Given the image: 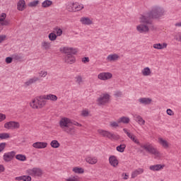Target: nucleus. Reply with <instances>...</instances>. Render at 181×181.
I'll return each instance as SVG.
<instances>
[{"label": "nucleus", "mask_w": 181, "mask_h": 181, "mask_svg": "<svg viewBox=\"0 0 181 181\" xmlns=\"http://www.w3.org/2000/svg\"><path fill=\"white\" fill-rule=\"evenodd\" d=\"M80 22L81 23H82V25H93V20L90 19V18L88 17H81L80 19Z\"/></svg>", "instance_id": "19"}, {"label": "nucleus", "mask_w": 181, "mask_h": 181, "mask_svg": "<svg viewBox=\"0 0 181 181\" xmlns=\"http://www.w3.org/2000/svg\"><path fill=\"white\" fill-rule=\"evenodd\" d=\"M15 155H16V152L15 151L5 153L3 156V159L4 162H11L15 158Z\"/></svg>", "instance_id": "13"}, {"label": "nucleus", "mask_w": 181, "mask_h": 181, "mask_svg": "<svg viewBox=\"0 0 181 181\" xmlns=\"http://www.w3.org/2000/svg\"><path fill=\"white\" fill-rule=\"evenodd\" d=\"M129 117H119L118 119H117V122L118 124H129Z\"/></svg>", "instance_id": "32"}, {"label": "nucleus", "mask_w": 181, "mask_h": 181, "mask_svg": "<svg viewBox=\"0 0 181 181\" xmlns=\"http://www.w3.org/2000/svg\"><path fill=\"white\" fill-rule=\"evenodd\" d=\"M0 25L1 26H8L9 25V22H8V21L4 20V21L0 22Z\"/></svg>", "instance_id": "50"}, {"label": "nucleus", "mask_w": 181, "mask_h": 181, "mask_svg": "<svg viewBox=\"0 0 181 181\" xmlns=\"http://www.w3.org/2000/svg\"><path fill=\"white\" fill-rule=\"evenodd\" d=\"M12 57L14 60H22L23 59V57L21 54H14L12 55Z\"/></svg>", "instance_id": "41"}, {"label": "nucleus", "mask_w": 181, "mask_h": 181, "mask_svg": "<svg viewBox=\"0 0 181 181\" xmlns=\"http://www.w3.org/2000/svg\"><path fill=\"white\" fill-rule=\"evenodd\" d=\"M86 162L90 165H95V163L98 162V160L97 159V157L88 156L86 158Z\"/></svg>", "instance_id": "23"}, {"label": "nucleus", "mask_w": 181, "mask_h": 181, "mask_svg": "<svg viewBox=\"0 0 181 181\" xmlns=\"http://www.w3.org/2000/svg\"><path fill=\"white\" fill-rule=\"evenodd\" d=\"M144 172V168H137L134 170L132 173V179H135V177H136L137 176H139V175H142Z\"/></svg>", "instance_id": "20"}, {"label": "nucleus", "mask_w": 181, "mask_h": 181, "mask_svg": "<svg viewBox=\"0 0 181 181\" xmlns=\"http://www.w3.org/2000/svg\"><path fill=\"white\" fill-rule=\"evenodd\" d=\"M53 4V1L50 0H45L42 3V8H49Z\"/></svg>", "instance_id": "33"}, {"label": "nucleus", "mask_w": 181, "mask_h": 181, "mask_svg": "<svg viewBox=\"0 0 181 181\" xmlns=\"http://www.w3.org/2000/svg\"><path fill=\"white\" fill-rule=\"evenodd\" d=\"M134 118L139 125H145V120L140 115H134Z\"/></svg>", "instance_id": "29"}, {"label": "nucleus", "mask_w": 181, "mask_h": 181, "mask_svg": "<svg viewBox=\"0 0 181 181\" xmlns=\"http://www.w3.org/2000/svg\"><path fill=\"white\" fill-rule=\"evenodd\" d=\"M99 105H105L110 101V95L108 93L102 94L97 100Z\"/></svg>", "instance_id": "10"}, {"label": "nucleus", "mask_w": 181, "mask_h": 181, "mask_svg": "<svg viewBox=\"0 0 181 181\" xmlns=\"http://www.w3.org/2000/svg\"><path fill=\"white\" fill-rule=\"evenodd\" d=\"M81 9H84V6L78 3H74L67 8L69 12H78V11H81Z\"/></svg>", "instance_id": "9"}, {"label": "nucleus", "mask_w": 181, "mask_h": 181, "mask_svg": "<svg viewBox=\"0 0 181 181\" xmlns=\"http://www.w3.org/2000/svg\"><path fill=\"white\" fill-rule=\"evenodd\" d=\"M73 172H74V173H84V169H83L82 168H78V167H75L73 168Z\"/></svg>", "instance_id": "38"}, {"label": "nucleus", "mask_w": 181, "mask_h": 181, "mask_svg": "<svg viewBox=\"0 0 181 181\" xmlns=\"http://www.w3.org/2000/svg\"><path fill=\"white\" fill-rule=\"evenodd\" d=\"M5 170V168L4 167V165H0V173H2V172H4Z\"/></svg>", "instance_id": "61"}, {"label": "nucleus", "mask_w": 181, "mask_h": 181, "mask_svg": "<svg viewBox=\"0 0 181 181\" xmlns=\"http://www.w3.org/2000/svg\"><path fill=\"white\" fill-rule=\"evenodd\" d=\"M38 4H39V0H35L33 1L30 2L28 4V6L33 8V6H37Z\"/></svg>", "instance_id": "42"}, {"label": "nucleus", "mask_w": 181, "mask_h": 181, "mask_svg": "<svg viewBox=\"0 0 181 181\" xmlns=\"http://www.w3.org/2000/svg\"><path fill=\"white\" fill-rule=\"evenodd\" d=\"M33 147L35 149H45V148H47V143L37 141L33 144Z\"/></svg>", "instance_id": "15"}, {"label": "nucleus", "mask_w": 181, "mask_h": 181, "mask_svg": "<svg viewBox=\"0 0 181 181\" xmlns=\"http://www.w3.org/2000/svg\"><path fill=\"white\" fill-rule=\"evenodd\" d=\"M27 175H29V176H32L33 177H39L42 176V169L39 168H33L32 169H28L26 170Z\"/></svg>", "instance_id": "5"}, {"label": "nucleus", "mask_w": 181, "mask_h": 181, "mask_svg": "<svg viewBox=\"0 0 181 181\" xmlns=\"http://www.w3.org/2000/svg\"><path fill=\"white\" fill-rule=\"evenodd\" d=\"M123 131L124 132V134H126V135L128 136V138H129V139H131V141H132V142H134V144H136V145H139V146H141V145H142L141 144V142H139V139H138V138H136V136H135L134 134L129 132V131H128L127 129H123Z\"/></svg>", "instance_id": "7"}, {"label": "nucleus", "mask_w": 181, "mask_h": 181, "mask_svg": "<svg viewBox=\"0 0 181 181\" xmlns=\"http://www.w3.org/2000/svg\"><path fill=\"white\" fill-rule=\"evenodd\" d=\"M6 39V35H0V43H2L4 40Z\"/></svg>", "instance_id": "54"}, {"label": "nucleus", "mask_w": 181, "mask_h": 181, "mask_svg": "<svg viewBox=\"0 0 181 181\" xmlns=\"http://www.w3.org/2000/svg\"><path fill=\"white\" fill-rule=\"evenodd\" d=\"M125 148H127V145L122 144H120L119 146H117L116 149L118 152H124L125 151Z\"/></svg>", "instance_id": "35"}, {"label": "nucleus", "mask_w": 181, "mask_h": 181, "mask_svg": "<svg viewBox=\"0 0 181 181\" xmlns=\"http://www.w3.org/2000/svg\"><path fill=\"white\" fill-rule=\"evenodd\" d=\"M175 26H178V27L181 28V23H175Z\"/></svg>", "instance_id": "62"}, {"label": "nucleus", "mask_w": 181, "mask_h": 181, "mask_svg": "<svg viewBox=\"0 0 181 181\" xmlns=\"http://www.w3.org/2000/svg\"><path fill=\"white\" fill-rule=\"evenodd\" d=\"M140 146L141 148H143V149H145V151L148 153H151V155H155L156 156H159V151H158L152 144L147 143L146 144H141Z\"/></svg>", "instance_id": "4"}, {"label": "nucleus", "mask_w": 181, "mask_h": 181, "mask_svg": "<svg viewBox=\"0 0 181 181\" xmlns=\"http://www.w3.org/2000/svg\"><path fill=\"white\" fill-rule=\"evenodd\" d=\"M41 47L42 50H49L52 47V45L49 42L43 41L41 43Z\"/></svg>", "instance_id": "30"}, {"label": "nucleus", "mask_w": 181, "mask_h": 181, "mask_svg": "<svg viewBox=\"0 0 181 181\" xmlns=\"http://www.w3.org/2000/svg\"><path fill=\"white\" fill-rule=\"evenodd\" d=\"M6 148V143H0V153L1 152H4Z\"/></svg>", "instance_id": "45"}, {"label": "nucleus", "mask_w": 181, "mask_h": 181, "mask_svg": "<svg viewBox=\"0 0 181 181\" xmlns=\"http://www.w3.org/2000/svg\"><path fill=\"white\" fill-rule=\"evenodd\" d=\"M36 81H39V78L34 76L28 79L26 82H25V86H26V87H29V86H32V84H35Z\"/></svg>", "instance_id": "24"}, {"label": "nucleus", "mask_w": 181, "mask_h": 181, "mask_svg": "<svg viewBox=\"0 0 181 181\" xmlns=\"http://www.w3.org/2000/svg\"><path fill=\"white\" fill-rule=\"evenodd\" d=\"M175 39L177 42H181V33H178L175 35Z\"/></svg>", "instance_id": "47"}, {"label": "nucleus", "mask_w": 181, "mask_h": 181, "mask_svg": "<svg viewBox=\"0 0 181 181\" xmlns=\"http://www.w3.org/2000/svg\"><path fill=\"white\" fill-rule=\"evenodd\" d=\"M13 57H8L6 58V63H7V64H10V63H12V60H13Z\"/></svg>", "instance_id": "52"}, {"label": "nucleus", "mask_w": 181, "mask_h": 181, "mask_svg": "<svg viewBox=\"0 0 181 181\" xmlns=\"http://www.w3.org/2000/svg\"><path fill=\"white\" fill-rule=\"evenodd\" d=\"M71 125L74 127V125H76V127H81V124L77 122H72L71 121Z\"/></svg>", "instance_id": "57"}, {"label": "nucleus", "mask_w": 181, "mask_h": 181, "mask_svg": "<svg viewBox=\"0 0 181 181\" xmlns=\"http://www.w3.org/2000/svg\"><path fill=\"white\" fill-rule=\"evenodd\" d=\"M15 180L17 181H32V177H30V175H21L19 177H15Z\"/></svg>", "instance_id": "25"}, {"label": "nucleus", "mask_w": 181, "mask_h": 181, "mask_svg": "<svg viewBox=\"0 0 181 181\" xmlns=\"http://www.w3.org/2000/svg\"><path fill=\"white\" fill-rule=\"evenodd\" d=\"M167 114H168V115H173V111H172V110H170V109H168Z\"/></svg>", "instance_id": "59"}, {"label": "nucleus", "mask_w": 181, "mask_h": 181, "mask_svg": "<svg viewBox=\"0 0 181 181\" xmlns=\"http://www.w3.org/2000/svg\"><path fill=\"white\" fill-rule=\"evenodd\" d=\"M71 124V120L67 117H64L59 121V127L62 129H65Z\"/></svg>", "instance_id": "12"}, {"label": "nucleus", "mask_w": 181, "mask_h": 181, "mask_svg": "<svg viewBox=\"0 0 181 181\" xmlns=\"http://www.w3.org/2000/svg\"><path fill=\"white\" fill-rule=\"evenodd\" d=\"M82 62H83V63H88V62H90V59L88 57H84L82 59Z\"/></svg>", "instance_id": "55"}, {"label": "nucleus", "mask_w": 181, "mask_h": 181, "mask_svg": "<svg viewBox=\"0 0 181 181\" xmlns=\"http://www.w3.org/2000/svg\"><path fill=\"white\" fill-rule=\"evenodd\" d=\"M98 78H99V80L105 81V80H110V78H112V74L110 72H102L98 75Z\"/></svg>", "instance_id": "14"}, {"label": "nucleus", "mask_w": 181, "mask_h": 181, "mask_svg": "<svg viewBox=\"0 0 181 181\" xmlns=\"http://www.w3.org/2000/svg\"><path fill=\"white\" fill-rule=\"evenodd\" d=\"M165 168L164 165H160V164H156L153 165H151L149 167L150 170H152L153 172H158V170H162Z\"/></svg>", "instance_id": "21"}, {"label": "nucleus", "mask_w": 181, "mask_h": 181, "mask_svg": "<svg viewBox=\"0 0 181 181\" xmlns=\"http://www.w3.org/2000/svg\"><path fill=\"white\" fill-rule=\"evenodd\" d=\"M48 37H49V40L53 42V41L56 40V39H57V35L54 33H51L49 34Z\"/></svg>", "instance_id": "40"}, {"label": "nucleus", "mask_w": 181, "mask_h": 181, "mask_svg": "<svg viewBox=\"0 0 181 181\" xmlns=\"http://www.w3.org/2000/svg\"><path fill=\"white\" fill-rule=\"evenodd\" d=\"M42 97L45 101L46 100H50V101H57V96L53 94H49Z\"/></svg>", "instance_id": "28"}, {"label": "nucleus", "mask_w": 181, "mask_h": 181, "mask_svg": "<svg viewBox=\"0 0 181 181\" xmlns=\"http://www.w3.org/2000/svg\"><path fill=\"white\" fill-rule=\"evenodd\" d=\"M64 132L69 134V135H74L76 134V128L71 124V125L64 129Z\"/></svg>", "instance_id": "18"}, {"label": "nucleus", "mask_w": 181, "mask_h": 181, "mask_svg": "<svg viewBox=\"0 0 181 181\" xmlns=\"http://www.w3.org/2000/svg\"><path fill=\"white\" fill-rule=\"evenodd\" d=\"M30 105L35 110L43 108L46 105V101L43 98V96H40V98H34L32 103H30Z\"/></svg>", "instance_id": "3"}, {"label": "nucleus", "mask_w": 181, "mask_h": 181, "mask_svg": "<svg viewBox=\"0 0 181 181\" xmlns=\"http://www.w3.org/2000/svg\"><path fill=\"white\" fill-rule=\"evenodd\" d=\"M115 97H122V92L117 91L115 93Z\"/></svg>", "instance_id": "58"}, {"label": "nucleus", "mask_w": 181, "mask_h": 181, "mask_svg": "<svg viewBox=\"0 0 181 181\" xmlns=\"http://www.w3.org/2000/svg\"><path fill=\"white\" fill-rule=\"evenodd\" d=\"M139 103L143 104L144 105H149L152 103V99L150 98H141L139 99Z\"/></svg>", "instance_id": "22"}, {"label": "nucleus", "mask_w": 181, "mask_h": 181, "mask_svg": "<svg viewBox=\"0 0 181 181\" xmlns=\"http://www.w3.org/2000/svg\"><path fill=\"white\" fill-rule=\"evenodd\" d=\"M54 32L57 33V36H62V35H63V30L58 27L54 28Z\"/></svg>", "instance_id": "39"}, {"label": "nucleus", "mask_w": 181, "mask_h": 181, "mask_svg": "<svg viewBox=\"0 0 181 181\" xmlns=\"http://www.w3.org/2000/svg\"><path fill=\"white\" fill-rule=\"evenodd\" d=\"M109 163L112 166L113 168H117L118 166V159L117 158V156H110L109 157Z\"/></svg>", "instance_id": "16"}, {"label": "nucleus", "mask_w": 181, "mask_h": 181, "mask_svg": "<svg viewBox=\"0 0 181 181\" xmlns=\"http://www.w3.org/2000/svg\"><path fill=\"white\" fill-rule=\"evenodd\" d=\"M52 148H57L60 146V143L57 140H52L50 143Z\"/></svg>", "instance_id": "34"}, {"label": "nucleus", "mask_w": 181, "mask_h": 181, "mask_svg": "<svg viewBox=\"0 0 181 181\" xmlns=\"http://www.w3.org/2000/svg\"><path fill=\"white\" fill-rule=\"evenodd\" d=\"M158 142L160 144V145H161L163 146V148H165V149H168V148H169L170 146V144L169 142H168V141L162 139V138H158Z\"/></svg>", "instance_id": "27"}, {"label": "nucleus", "mask_w": 181, "mask_h": 181, "mask_svg": "<svg viewBox=\"0 0 181 181\" xmlns=\"http://www.w3.org/2000/svg\"><path fill=\"white\" fill-rule=\"evenodd\" d=\"M124 177H123L124 180H127L128 177H129V175H128V174L127 173H123L122 175L124 176Z\"/></svg>", "instance_id": "60"}, {"label": "nucleus", "mask_w": 181, "mask_h": 181, "mask_svg": "<svg viewBox=\"0 0 181 181\" xmlns=\"http://www.w3.org/2000/svg\"><path fill=\"white\" fill-rule=\"evenodd\" d=\"M17 9L21 12L26 9V1L25 0H19L17 3Z\"/></svg>", "instance_id": "17"}, {"label": "nucleus", "mask_w": 181, "mask_h": 181, "mask_svg": "<svg viewBox=\"0 0 181 181\" xmlns=\"http://www.w3.org/2000/svg\"><path fill=\"white\" fill-rule=\"evenodd\" d=\"M118 59H119V56H118V54H109L107 57L106 60L107 62H115V61L118 60Z\"/></svg>", "instance_id": "26"}, {"label": "nucleus", "mask_w": 181, "mask_h": 181, "mask_svg": "<svg viewBox=\"0 0 181 181\" xmlns=\"http://www.w3.org/2000/svg\"><path fill=\"white\" fill-rule=\"evenodd\" d=\"M98 134L100 135H102V136L109 138V139H118V136L103 129H98Z\"/></svg>", "instance_id": "8"}, {"label": "nucleus", "mask_w": 181, "mask_h": 181, "mask_svg": "<svg viewBox=\"0 0 181 181\" xmlns=\"http://www.w3.org/2000/svg\"><path fill=\"white\" fill-rule=\"evenodd\" d=\"M166 15V11L163 7L159 6H153L151 11L141 16V22L144 23H152V19H160Z\"/></svg>", "instance_id": "1"}, {"label": "nucleus", "mask_w": 181, "mask_h": 181, "mask_svg": "<svg viewBox=\"0 0 181 181\" xmlns=\"http://www.w3.org/2000/svg\"><path fill=\"white\" fill-rule=\"evenodd\" d=\"M66 181H78V178L77 177H71L66 179Z\"/></svg>", "instance_id": "51"}, {"label": "nucleus", "mask_w": 181, "mask_h": 181, "mask_svg": "<svg viewBox=\"0 0 181 181\" xmlns=\"http://www.w3.org/2000/svg\"><path fill=\"white\" fill-rule=\"evenodd\" d=\"M148 29L149 30H156V27H155V25H153V24H152V21H151V24H148Z\"/></svg>", "instance_id": "48"}, {"label": "nucleus", "mask_w": 181, "mask_h": 181, "mask_svg": "<svg viewBox=\"0 0 181 181\" xmlns=\"http://www.w3.org/2000/svg\"><path fill=\"white\" fill-rule=\"evenodd\" d=\"M119 123H118V122H110V126L112 127V128H118V127H119Z\"/></svg>", "instance_id": "44"}, {"label": "nucleus", "mask_w": 181, "mask_h": 181, "mask_svg": "<svg viewBox=\"0 0 181 181\" xmlns=\"http://www.w3.org/2000/svg\"><path fill=\"white\" fill-rule=\"evenodd\" d=\"M16 159L21 160V162H25L26 160V156L22 154H18L16 156Z\"/></svg>", "instance_id": "37"}, {"label": "nucleus", "mask_w": 181, "mask_h": 181, "mask_svg": "<svg viewBox=\"0 0 181 181\" xmlns=\"http://www.w3.org/2000/svg\"><path fill=\"white\" fill-rule=\"evenodd\" d=\"M40 74L41 77H46L47 76V71H42Z\"/></svg>", "instance_id": "56"}, {"label": "nucleus", "mask_w": 181, "mask_h": 181, "mask_svg": "<svg viewBox=\"0 0 181 181\" xmlns=\"http://www.w3.org/2000/svg\"><path fill=\"white\" fill-rule=\"evenodd\" d=\"M9 138V134L8 133H1L0 139H8Z\"/></svg>", "instance_id": "43"}, {"label": "nucleus", "mask_w": 181, "mask_h": 181, "mask_svg": "<svg viewBox=\"0 0 181 181\" xmlns=\"http://www.w3.org/2000/svg\"><path fill=\"white\" fill-rule=\"evenodd\" d=\"M81 115L83 117H88V110H83Z\"/></svg>", "instance_id": "53"}, {"label": "nucleus", "mask_w": 181, "mask_h": 181, "mask_svg": "<svg viewBox=\"0 0 181 181\" xmlns=\"http://www.w3.org/2000/svg\"><path fill=\"white\" fill-rule=\"evenodd\" d=\"M21 125L19 122L15 121L7 122L4 124V128L6 129H18Z\"/></svg>", "instance_id": "11"}, {"label": "nucleus", "mask_w": 181, "mask_h": 181, "mask_svg": "<svg viewBox=\"0 0 181 181\" xmlns=\"http://www.w3.org/2000/svg\"><path fill=\"white\" fill-rule=\"evenodd\" d=\"M142 21V16L140 17V25L136 26V30L139 31V33H148L149 32V25L146 23H144Z\"/></svg>", "instance_id": "6"}, {"label": "nucleus", "mask_w": 181, "mask_h": 181, "mask_svg": "<svg viewBox=\"0 0 181 181\" xmlns=\"http://www.w3.org/2000/svg\"><path fill=\"white\" fill-rule=\"evenodd\" d=\"M141 73H142L143 76H150L151 75V69H149V67H146L141 71Z\"/></svg>", "instance_id": "36"}, {"label": "nucleus", "mask_w": 181, "mask_h": 181, "mask_svg": "<svg viewBox=\"0 0 181 181\" xmlns=\"http://www.w3.org/2000/svg\"><path fill=\"white\" fill-rule=\"evenodd\" d=\"M153 47L154 49H157L158 50H162V49H165V48L168 47V44H166V43H163V44H160V43L154 44L153 45Z\"/></svg>", "instance_id": "31"}, {"label": "nucleus", "mask_w": 181, "mask_h": 181, "mask_svg": "<svg viewBox=\"0 0 181 181\" xmlns=\"http://www.w3.org/2000/svg\"><path fill=\"white\" fill-rule=\"evenodd\" d=\"M75 78L78 84H81V83H83V78L81 77V76H78Z\"/></svg>", "instance_id": "46"}, {"label": "nucleus", "mask_w": 181, "mask_h": 181, "mask_svg": "<svg viewBox=\"0 0 181 181\" xmlns=\"http://www.w3.org/2000/svg\"><path fill=\"white\" fill-rule=\"evenodd\" d=\"M6 119V115L5 114L0 113V122Z\"/></svg>", "instance_id": "49"}, {"label": "nucleus", "mask_w": 181, "mask_h": 181, "mask_svg": "<svg viewBox=\"0 0 181 181\" xmlns=\"http://www.w3.org/2000/svg\"><path fill=\"white\" fill-rule=\"evenodd\" d=\"M177 1H181V0H177Z\"/></svg>", "instance_id": "63"}, {"label": "nucleus", "mask_w": 181, "mask_h": 181, "mask_svg": "<svg viewBox=\"0 0 181 181\" xmlns=\"http://www.w3.org/2000/svg\"><path fill=\"white\" fill-rule=\"evenodd\" d=\"M61 52L65 54L64 57V63H66L67 64H73L74 63H76V57H74V54L77 53V49L73 47H64L61 49Z\"/></svg>", "instance_id": "2"}]
</instances>
